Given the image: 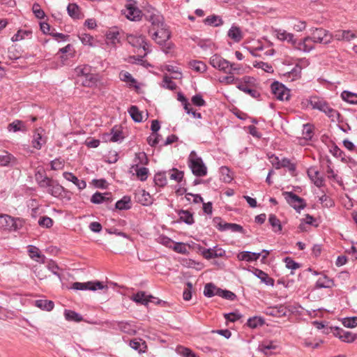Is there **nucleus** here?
<instances>
[{
    "label": "nucleus",
    "mask_w": 357,
    "mask_h": 357,
    "mask_svg": "<svg viewBox=\"0 0 357 357\" xmlns=\"http://www.w3.org/2000/svg\"><path fill=\"white\" fill-rule=\"evenodd\" d=\"M188 167L192 174L197 177H202L207 174V167L202 158L197 156L195 151H192L188 158Z\"/></svg>",
    "instance_id": "nucleus-1"
},
{
    "label": "nucleus",
    "mask_w": 357,
    "mask_h": 357,
    "mask_svg": "<svg viewBox=\"0 0 357 357\" xmlns=\"http://www.w3.org/2000/svg\"><path fill=\"white\" fill-rule=\"evenodd\" d=\"M310 31V38L314 43L328 45L333 41V34L325 29L312 28Z\"/></svg>",
    "instance_id": "nucleus-2"
},
{
    "label": "nucleus",
    "mask_w": 357,
    "mask_h": 357,
    "mask_svg": "<svg viewBox=\"0 0 357 357\" xmlns=\"http://www.w3.org/2000/svg\"><path fill=\"white\" fill-rule=\"evenodd\" d=\"M247 50L253 56H261L262 55H272L273 50L264 52V46L262 42L259 39L247 38Z\"/></svg>",
    "instance_id": "nucleus-3"
},
{
    "label": "nucleus",
    "mask_w": 357,
    "mask_h": 357,
    "mask_svg": "<svg viewBox=\"0 0 357 357\" xmlns=\"http://www.w3.org/2000/svg\"><path fill=\"white\" fill-rule=\"evenodd\" d=\"M72 289L75 290H91L96 291L97 289H107V285H104L102 282L100 281H89L87 282H75L72 284Z\"/></svg>",
    "instance_id": "nucleus-4"
},
{
    "label": "nucleus",
    "mask_w": 357,
    "mask_h": 357,
    "mask_svg": "<svg viewBox=\"0 0 357 357\" xmlns=\"http://www.w3.org/2000/svg\"><path fill=\"white\" fill-rule=\"evenodd\" d=\"M283 195L287 203L297 211L303 209L306 206L305 200L292 192H284Z\"/></svg>",
    "instance_id": "nucleus-5"
},
{
    "label": "nucleus",
    "mask_w": 357,
    "mask_h": 357,
    "mask_svg": "<svg viewBox=\"0 0 357 357\" xmlns=\"http://www.w3.org/2000/svg\"><path fill=\"white\" fill-rule=\"evenodd\" d=\"M271 89L275 98L280 100H287L290 97L289 90L284 84L278 82H274L271 85Z\"/></svg>",
    "instance_id": "nucleus-6"
},
{
    "label": "nucleus",
    "mask_w": 357,
    "mask_h": 357,
    "mask_svg": "<svg viewBox=\"0 0 357 357\" xmlns=\"http://www.w3.org/2000/svg\"><path fill=\"white\" fill-rule=\"evenodd\" d=\"M149 33L151 34L152 39L160 45H163L167 43L171 36L169 31L164 26L156 29L153 33H151V29H149Z\"/></svg>",
    "instance_id": "nucleus-7"
},
{
    "label": "nucleus",
    "mask_w": 357,
    "mask_h": 357,
    "mask_svg": "<svg viewBox=\"0 0 357 357\" xmlns=\"http://www.w3.org/2000/svg\"><path fill=\"white\" fill-rule=\"evenodd\" d=\"M126 10L125 14L126 17L132 21H137L141 19L142 11L136 7L135 2L133 0H128L126 5Z\"/></svg>",
    "instance_id": "nucleus-8"
},
{
    "label": "nucleus",
    "mask_w": 357,
    "mask_h": 357,
    "mask_svg": "<svg viewBox=\"0 0 357 357\" xmlns=\"http://www.w3.org/2000/svg\"><path fill=\"white\" fill-rule=\"evenodd\" d=\"M249 119L251 124L247 126V131L255 140L259 141L263 137L259 121L254 118Z\"/></svg>",
    "instance_id": "nucleus-9"
},
{
    "label": "nucleus",
    "mask_w": 357,
    "mask_h": 357,
    "mask_svg": "<svg viewBox=\"0 0 357 357\" xmlns=\"http://www.w3.org/2000/svg\"><path fill=\"white\" fill-rule=\"evenodd\" d=\"M333 333L335 337H338L341 341L347 343H351L357 338V334L344 331L338 327H335Z\"/></svg>",
    "instance_id": "nucleus-10"
},
{
    "label": "nucleus",
    "mask_w": 357,
    "mask_h": 357,
    "mask_svg": "<svg viewBox=\"0 0 357 357\" xmlns=\"http://www.w3.org/2000/svg\"><path fill=\"white\" fill-rule=\"evenodd\" d=\"M152 10V12L149 11L147 14L144 15L146 20L151 22L153 28L151 29L155 30V28L164 26L163 17L158 11Z\"/></svg>",
    "instance_id": "nucleus-11"
},
{
    "label": "nucleus",
    "mask_w": 357,
    "mask_h": 357,
    "mask_svg": "<svg viewBox=\"0 0 357 357\" xmlns=\"http://www.w3.org/2000/svg\"><path fill=\"white\" fill-rule=\"evenodd\" d=\"M210 63L213 67L225 72L229 67H233V65H231L229 61L218 55H214L211 58Z\"/></svg>",
    "instance_id": "nucleus-12"
},
{
    "label": "nucleus",
    "mask_w": 357,
    "mask_h": 357,
    "mask_svg": "<svg viewBox=\"0 0 357 357\" xmlns=\"http://www.w3.org/2000/svg\"><path fill=\"white\" fill-rule=\"evenodd\" d=\"M308 103L314 109H317L320 112H326V109L328 106V103L321 98L317 96H312L308 100Z\"/></svg>",
    "instance_id": "nucleus-13"
},
{
    "label": "nucleus",
    "mask_w": 357,
    "mask_h": 357,
    "mask_svg": "<svg viewBox=\"0 0 357 357\" xmlns=\"http://www.w3.org/2000/svg\"><path fill=\"white\" fill-rule=\"evenodd\" d=\"M0 227L8 230H16L17 227L15 219L8 215H0Z\"/></svg>",
    "instance_id": "nucleus-14"
},
{
    "label": "nucleus",
    "mask_w": 357,
    "mask_h": 357,
    "mask_svg": "<svg viewBox=\"0 0 357 357\" xmlns=\"http://www.w3.org/2000/svg\"><path fill=\"white\" fill-rule=\"evenodd\" d=\"M247 271L251 272L253 276H256L259 279H260L261 282H264L268 286L273 287L274 285V280L272 278H270L267 273L262 271L261 270L255 268L252 271L247 268Z\"/></svg>",
    "instance_id": "nucleus-15"
},
{
    "label": "nucleus",
    "mask_w": 357,
    "mask_h": 357,
    "mask_svg": "<svg viewBox=\"0 0 357 357\" xmlns=\"http://www.w3.org/2000/svg\"><path fill=\"white\" fill-rule=\"evenodd\" d=\"M310 42H311L310 36H305L302 40H297V44L295 45L294 49L308 53L314 49V47Z\"/></svg>",
    "instance_id": "nucleus-16"
},
{
    "label": "nucleus",
    "mask_w": 357,
    "mask_h": 357,
    "mask_svg": "<svg viewBox=\"0 0 357 357\" xmlns=\"http://www.w3.org/2000/svg\"><path fill=\"white\" fill-rule=\"evenodd\" d=\"M128 43L134 46L139 47L143 48L144 51H147V45L148 43L146 42L145 37L142 35L140 36H133L130 35L128 37Z\"/></svg>",
    "instance_id": "nucleus-17"
},
{
    "label": "nucleus",
    "mask_w": 357,
    "mask_h": 357,
    "mask_svg": "<svg viewBox=\"0 0 357 357\" xmlns=\"http://www.w3.org/2000/svg\"><path fill=\"white\" fill-rule=\"evenodd\" d=\"M112 201V194L110 192L101 193L95 192L91 197V202L95 204H100L103 202H111Z\"/></svg>",
    "instance_id": "nucleus-18"
},
{
    "label": "nucleus",
    "mask_w": 357,
    "mask_h": 357,
    "mask_svg": "<svg viewBox=\"0 0 357 357\" xmlns=\"http://www.w3.org/2000/svg\"><path fill=\"white\" fill-rule=\"evenodd\" d=\"M135 201L142 205L147 206L152 203L151 196L144 190H138L135 193Z\"/></svg>",
    "instance_id": "nucleus-19"
},
{
    "label": "nucleus",
    "mask_w": 357,
    "mask_h": 357,
    "mask_svg": "<svg viewBox=\"0 0 357 357\" xmlns=\"http://www.w3.org/2000/svg\"><path fill=\"white\" fill-rule=\"evenodd\" d=\"M66 191V189L56 180H54L51 184V187H49L47 190V192L54 197H61L62 193L65 192Z\"/></svg>",
    "instance_id": "nucleus-20"
},
{
    "label": "nucleus",
    "mask_w": 357,
    "mask_h": 357,
    "mask_svg": "<svg viewBox=\"0 0 357 357\" xmlns=\"http://www.w3.org/2000/svg\"><path fill=\"white\" fill-rule=\"evenodd\" d=\"M307 173L310 180L316 186L321 187L323 185L324 180L319 176V172L315 167H310Z\"/></svg>",
    "instance_id": "nucleus-21"
},
{
    "label": "nucleus",
    "mask_w": 357,
    "mask_h": 357,
    "mask_svg": "<svg viewBox=\"0 0 357 357\" xmlns=\"http://www.w3.org/2000/svg\"><path fill=\"white\" fill-rule=\"evenodd\" d=\"M63 176L65 179L74 183L79 190H83L86 188V183L84 180H79L71 172H63Z\"/></svg>",
    "instance_id": "nucleus-22"
},
{
    "label": "nucleus",
    "mask_w": 357,
    "mask_h": 357,
    "mask_svg": "<svg viewBox=\"0 0 357 357\" xmlns=\"http://www.w3.org/2000/svg\"><path fill=\"white\" fill-rule=\"evenodd\" d=\"M355 38H356V34L349 30H338L333 35V38L337 40H345L349 41Z\"/></svg>",
    "instance_id": "nucleus-23"
},
{
    "label": "nucleus",
    "mask_w": 357,
    "mask_h": 357,
    "mask_svg": "<svg viewBox=\"0 0 357 357\" xmlns=\"http://www.w3.org/2000/svg\"><path fill=\"white\" fill-rule=\"evenodd\" d=\"M155 298L153 296H146L144 291H139L134 294L132 297V301H134L135 303L145 305H147L149 302H153L151 299Z\"/></svg>",
    "instance_id": "nucleus-24"
},
{
    "label": "nucleus",
    "mask_w": 357,
    "mask_h": 357,
    "mask_svg": "<svg viewBox=\"0 0 357 357\" xmlns=\"http://www.w3.org/2000/svg\"><path fill=\"white\" fill-rule=\"evenodd\" d=\"M276 348L277 346L274 344L273 342L270 340H264L261 342L258 347L259 350L266 355L271 354V351Z\"/></svg>",
    "instance_id": "nucleus-25"
},
{
    "label": "nucleus",
    "mask_w": 357,
    "mask_h": 357,
    "mask_svg": "<svg viewBox=\"0 0 357 357\" xmlns=\"http://www.w3.org/2000/svg\"><path fill=\"white\" fill-rule=\"evenodd\" d=\"M178 214L179 215L180 220L185 224L192 225L195 222L193 214L189 211L181 209L178 212Z\"/></svg>",
    "instance_id": "nucleus-26"
},
{
    "label": "nucleus",
    "mask_w": 357,
    "mask_h": 357,
    "mask_svg": "<svg viewBox=\"0 0 357 357\" xmlns=\"http://www.w3.org/2000/svg\"><path fill=\"white\" fill-rule=\"evenodd\" d=\"M227 36L235 43H238L243 38L242 31L236 26H232L228 31Z\"/></svg>",
    "instance_id": "nucleus-27"
},
{
    "label": "nucleus",
    "mask_w": 357,
    "mask_h": 357,
    "mask_svg": "<svg viewBox=\"0 0 357 357\" xmlns=\"http://www.w3.org/2000/svg\"><path fill=\"white\" fill-rule=\"evenodd\" d=\"M35 305L43 310L49 312L53 310L54 303L50 300L40 299L35 301Z\"/></svg>",
    "instance_id": "nucleus-28"
},
{
    "label": "nucleus",
    "mask_w": 357,
    "mask_h": 357,
    "mask_svg": "<svg viewBox=\"0 0 357 357\" xmlns=\"http://www.w3.org/2000/svg\"><path fill=\"white\" fill-rule=\"evenodd\" d=\"M64 317L68 321L80 322L83 320V317L80 314L70 310H64Z\"/></svg>",
    "instance_id": "nucleus-29"
},
{
    "label": "nucleus",
    "mask_w": 357,
    "mask_h": 357,
    "mask_svg": "<svg viewBox=\"0 0 357 357\" xmlns=\"http://www.w3.org/2000/svg\"><path fill=\"white\" fill-rule=\"evenodd\" d=\"M220 288L213 283H207L204 287V295L206 297L211 298L214 296H218Z\"/></svg>",
    "instance_id": "nucleus-30"
},
{
    "label": "nucleus",
    "mask_w": 357,
    "mask_h": 357,
    "mask_svg": "<svg viewBox=\"0 0 357 357\" xmlns=\"http://www.w3.org/2000/svg\"><path fill=\"white\" fill-rule=\"evenodd\" d=\"M8 129L9 131L17 132H26L27 130V128L25 123L20 120H15L11 123H10L8 126Z\"/></svg>",
    "instance_id": "nucleus-31"
},
{
    "label": "nucleus",
    "mask_w": 357,
    "mask_h": 357,
    "mask_svg": "<svg viewBox=\"0 0 357 357\" xmlns=\"http://www.w3.org/2000/svg\"><path fill=\"white\" fill-rule=\"evenodd\" d=\"M205 24L213 26H219L223 24L222 18L215 15L208 16L204 20Z\"/></svg>",
    "instance_id": "nucleus-32"
},
{
    "label": "nucleus",
    "mask_w": 357,
    "mask_h": 357,
    "mask_svg": "<svg viewBox=\"0 0 357 357\" xmlns=\"http://www.w3.org/2000/svg\"><path fill=\"white\" fill-rule=\"evenodd\" d=\"M130 197L129 196H124L123 198L116 202L115 207L119 210H128L131 208Z\"/></svg>",
    "instance_id": "nucleus-33"
},
{
    "label": "nucleus",
    "mask_w": 357,
    "mask_h": 357,
    "mask_svg": "<svg viewBox=\"0 0 357 357\" xmlns=\"http://www.w3.org/2000/svg\"><path fill=\"white\" fill-rule=\"evenodd\" d=\"M333 285V281L328 278L326 275L319 278L316 282V287L321 288H330Z\"/></svg>",
    "instance_id": "nucleus-34"
},
{
    "label": "nucleus",
    "mask_w": 357,
    "mask_h": 357,
    "mask_svg": "<svg viewBox=\"0 0 357 357\" xmlns=\"http://www.w3.org/2000/svg\"><path fill=\"white\" fill-rule=\"evenodd\" d=\"M332 122H339L340 114L336 109L332 108L329 105L324 112Z\"/></svg>",
    "instance_id": "nucleus-35"
},
{
    "label": "nucleus",
    "mask_w": 357,
    "mask_h": 357,
    "mask_svg": "<svg viewBox=\"0 0 357 357\" xmlns=\"http://www.w3.org/2000/svg\"><path fill=\"white\" fill-rule=\"evenodd\" d=\"M264 324V319L261 317H253L247 320V326L256 328Z\"/></svg>",
    "instance_id": "nucleus-36"
},
{
    "label": "nucleus",
    "mask_w": 357,
    "mask_h": 357,
    "mask_svg": "<svg viewBox=\"0 0 357 357\" xmlns=\"http://www.w3.org/2000/svg\"><path fill=\"white\" fill-rule=\"evenodd\" d=\"M342 98L348 103L357 104V93H354L348 91H344L341 93Z\"/></svg>",
    "instance_id": "nucleus-37"
},
{
    "label": "nucleus",
    "mask_w": 357,
    "mask_h": 357,
    "mask_svg": "<svg viewBox=\"0 0 357 357\" xmlns=\"http://www.w3.org/2000/svg\"><path fill=\"white\" fill-rule=\"evenodd\" d=\"M128 112L135 122L139 123L142 121V116L141 112L139 110L138 107L135 105H132L129 109Z\"/></svg>",
    "instance_id": "nucleus-38"
},
{
    "label": "nucleus",
    "mask_w": 357,
    "mask_h": 357,
    "mask_svg": "<svg viewBox=\"0 0 357 357\" xmlns=\"http://www.w3.org/2000/svg\"><path fill=\"white\" fill-rule=\"evenodd\" d=\"M45 142L41 134L35 132L31 143L33 148L40 150Z\"/></svg>",
    "instance_id": "nucleus-39"
},
{
    "label": "nucleus",
    "mask_w": 357,
    "mask_h": 357,
    "mask_svg": "<svg viewBox=\"0 0 357 357\" xmlns=\"http://www.w3.org/2000/svg\"><path fill=\"white\" fill-rule=\"evenodd\" d=\"M116 327L123 333L132 334L135 332L132 326L126 321H119L116 323Z\"/></svg>",
    "instance_id": "nucleus-40"
},
{
    "label": "nucleus",
    "mask_w": 357,
    "mask_h": 357,
    "mask_svg": "<svg viewBox=\"0 0 357 357\" xmlns=\"http://www.w3.org/2000/svg\"><path fill=\"white\" fill-rule=\"evenodd\" d=\"M132 168H135L136 175L140 181H144L147 179L149 174L148 168L144 167H139L138 165H136L135 167L133 166Z\"/></svg>",
    "instance_id": "nucleus-41"
},
{
    "label": "nucleus",
    "mask_w": 357,
    "mask_h": 357,
    "mask_svg": "<svg viewBox=\"0 0 357 357\" xmlns=\"http://www.w3.org/2000/svg\"><path fill=\"white\" fill-rule=\"evenodd\" d=\"M154 183L160 187L165 186L167 184L166 172L156 173L154 176Z\"/></svg>",
    "instance_id": "nucleus-42"
},
{
    "label": "nucleus",
    "mask_w": 357,
    "mask_h": 357,
    "mask_svg": "<svg viewBox=\"0 0 357 357\" xmlns=\"http://www.w3.org/2000/svg\"><path fill=\"white\" fill-rule=\"evenodd\" d=\"M29 252L31 258L34 259L35 257H36L37 259H36V260L37 261L45 263V257L44 255H41L39 253V250L37 248L31 245L29 249Z\"/></svg>",
    "instance_id": "nucleus-43"
},
{
    "label": "nucleus",
    "mask_w": 357,
    "mask_h": 357,
    "mask_svg": "<svg viewBox=\"0 0 357 357\" xmlns=\"http://www.w3.org/2000/svg\"><path fill=\"white\" fill-rule=\"evenodd\" d=\"M190 66L195 71L199 73H204L206 70V65L200 61H191L189 63Z\"/></svg>",
    "instance_id": "nucleus-44"
},
{
    "label": "nucleus",
    "mask_w": 357,
    "mask_h": 357,
    "mask_svg": "<svg viewBox=\"0 0 357 357\" xmlns=\"http://www.w3.org/2000/svg\"><path fill=\"white\" fill-rule=\"evenodd\" d=\"M213 223L215 224V227L220 230V231H226V230H231V228L232 227L233 223H222V219L219 217H215L213 220Z\"/></svg>",
    "instance_id": "nucleus-45"
},
{
    "label": "nucleus",
    "mask_w": 357,
    "mask_h": 357,
    "mask_svg": "<svg viewBox=\"0 0 357 357\" xmlns=\"http://www.w3.org/2000/svg\"><path fill=\"white\" fill-rule=\"evenodd\" d=\"M169 178L172 180H174L176 182H181L184 176V173L183 171H180L176 168H173L169 171Z\"/></svg>",
    "instance_id": "nucleus-46"
},
{
    "label": "nucleus",
    "mask_w": 357,
    "mask_h": 357,
    "mask_svg": "<svg viewBox=\"0 0 357 357\" xmlns=\"http://www.w3.org/2000/svg\"><path fill=\"white\" fill-rule=\"evenodd\" d=\"M314 126L310 123L303 125V136L306 140H310L313 137Z\"/></svg>",
    "instance_id": "nucleus-47"
},
{
    "label": "nucleus",
    "mask_w": 357,
    "mask_h": 357,
    "mask_svg": "<svg viewBox=\"0 0 357 357\" xmlns=\"http://www.w3.org/2000/svg\"><path fill=\"white\" fill-rule=\"evenodd\" d=\"M268 222L270 225L272 226L274 231H280L282 230V225L280 224V221L275 215H270L268 218Z\"/></svg>",
    "instance_id": "nucleus-48"
},
{
    "label": "nucleus",
    "mask_w": 357,
    "mask_h": 357,
    "mask_svg": "<svg viewBox=\"0 0 357 357\" xmlns=\"http://www.w3.org/2000/svg\"><path fill=\"white\" fill-rule=\"evenodd\" d=\"M220 174H221V180H222L225 183H229L232 180V176L231 174L230 169L225 167L222 166L220 167Z\"/></svg>",
    "instance_id": "nucleus-49"
},
{
    "label": "nucleus",
    "mask_w": 357,
    "mask_h": 357,
    "mask_svg": "<svg viewBox=\"0 0 357 357\" xmlns=\"http://www.w3.org/2000/svg\"><path fill=\"white\" fill-rule=\"evenodd\" d=\"M32 31L30 30H19L11 38L13 42H17L24 39L26 36H30Z\"/></svg>",
    "instance_id": "nucleus-50"
},
{
    "label": "nucleus",
    "mask_w": 357,
    "mask_h": 357,
    "mask_svg": "<svg viewBox=\"0 0 357 357\" xmlns=\"http://www.w3.org/2000/svg\"><path fill=\"white\" fill-rule=\"evenodd\" d=\"M119 77L121 81L130 84V86L133 85L137 82L136 79L133 78L132 75L128 72H121L119 74Z\"/></svg>",
    "instance_id": "nucleus-51"
},
{
    "label": "nucleus",
    "mask_w": 357,
    "mask_h": 357,
    "mask_svg": "<svg viewBox=\"0 0 357 357\" xmlns=\"http://www.w3.org/2000/svg\"><path fill=\"white\" fill-rule=\"evenodd\" d=\"M68 15L73 18L78 19L79 17V7L75 3H70L67 7Z\"/></svg>",
    "instance_id": "nucleus-52"
},
{
    "label": "nucleus",
    "mask_w": 357,
    "mask_h": 357,
    "mask_svg": "<svg viewBox=\"0 0 357 357\" xmlns=\"http://www.w3.org/2000/svg\"><path fill=\"white\" fill-rule=\"evenodd\" d=\"M280 167H287L290 172H294L296 170L295 165L291 163V161L286 158H282L280 162H278V165L276 168H280Z\"/></svg>",
    "instance_id": "nucleus-53"
},
{
    "label": "nucleus",
    "mask_w": 357,
    "mask_h": 357,
    "mask_svg": "<svg viewBox=\"0 0 357 357\" xmlns=\"http://www.w3.org/2000/svg\"><path fill=\"white\" fill-rule=\"evenodd\" d=\"M224 317L227 321L235 322L237 320L240 319L243 317V315L240 314L238 311L225 313L224 314Z\"/></svg>",
    "instance_id": "nucleus-54"
},
{
    "label": "nucleus",
    "mask_w": 357,
    "mask_h": 357,
    "mask_svg": "<svg viewBox=\"0 0 357 357\" xmlns=\"http://www.w3.org/2000/svg\"><path fill=\"white\" fill-rule=\"evenodd\" d=\"M203 256L206 259H212L217 257L222 256V250H220V254H217V250L215 249H206L202 252Z\"/></svg>",
    "instance_id": "nucleus-55"
},
{
    "label": "nucleus",
    "mask_w": 357,
    "mask_h": 357,
    "mask_svg": "<svg viewBox=\"0 0 357 357\" xmlns=\"http://www.w3.org/2000/svg\"><path fill=\"white\" fill-rule=\"evenodd\" d=\"M172 249L180 254L188 253V248L186 244L182 242L174 243Z\"/></svg>",
    "instance_id": "nucleus-56"
},
{
    "label": "nucleus",
    "mask_w": 357,
    "mask_h": 357,
    "mask_svg": "<svg viewBox=\"0 0 357 357\" xmlns=\"http://www.w3.org/2000/svg\"><path fill=\"white\" fill-rule=\"evenodd\" d=\"M342 324L347 328H354L357 326V317H346L342 320Z\"/></svg>",
    "instance_id": "nucleus-57"
},
{
    "label": "nucleus",
    "mask_w": 357,
    "mask_h": 357,
    "mask_svg": "<svg viewBox=\"0 0 357 357\" xmlns=\"http://www.w3.org/2000/svg\"><path fill=\"white\" fill-rule=\"evenodd\" d=\"M218 292V296L227 300L233 301L236 298V295L229 290L222 289L220 288Z\"/></svg>",
    "instance_id": "nucleus-58"
},
{
    "label": "nucleus",
    "mask_w": 357,
    "mask_h": 357,
    "mask_svg": "<svg viewBox=\"0 0 357 357\" xmlns=\"http://www.w3.org/2000/svg\"><path fill=\"white\" fill-rule=\"evenodd\" d=\"M193 288V285L192 282H186V288L183 290V298L185 301H190L192 298V290Z\"/></svg>",
    "instance_id": "nucleus-59"
},
{
    "label": "nucleus",
    "mask_w": 357,
    "mask_h": 357,
    "mask_svg": "<svg viewBox=\"0 0 357 357\" xmlns=\"http://www.w3.org/2000/svg\"><path fill=\"white\" fill-rule=\"evenodd\" d=\"M32 11L38 19H43L45 16V12L40 8V6L38 3H33Z\"/></svg>",
    "instance_id": "nucleus-60"
},
{
    "label": "nucleus",
    "mask_w": 357,
    "mask_h": 357,
    "mask_svg": "<svg viewBox=\"0 0 357 357\" xmlns=\"http://www.w3.org/2000/svg\"><path fill=\"white\" fill-rule=\"evenodd\" d=\"M177 352L180 354L183 357H198L190 349L183 347H178Z\"/></svg>",
    "instance_id": "nucleus-61"
},
{
    "label": "nucleus",
    "mask_w": 357,
    "mask_h": 357,
    "mask_svg": "<svg viewBox=\"0 0 357 357\" xmlns=\"http://www.w3.org/2000/svg\"><path fill=\"white\" fill-rule=\"evenodd\" d=\"M38 225L45 228H50L53 225V220L47 216H43L38 220Z\"/></svg>",
    "instance_id": "nucleus-62"
},
{
    "label": "nucleus",
    "mask_w": 357,
    "mask_h": 357,
    "mask_svg": "<svg viewBox=\"0 0 357 357\" xmlns=\"http://www.w3.org/2000/svg\"><path fill=\"white\" fill-rule=\"evenodd\" d=\"M96 81L97 79L93 75L89 73L86 75L85 79L82 81V84L85 86L91 87L96 84Z\"/></svg>",
    "instance_id": "nucleus-63"
},
{
    "label": "nucleus",
    "mask_w": 357,
    "mask_h": 357,
    "mask_svg": "<svg viewBox=\"0 0 357 357\" xmlns=\"http://www.w3.org/2000/svg\"><path fill=\"white\" fill-rule=\"evenodd\" d=\"M286 267L289 269L295 270L300 267V264L294 261L291 257H287L284 259Z\"/></svg>",
    "instance_id": "nucleus-64"
}]
</instances>
